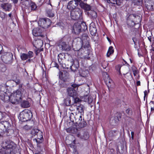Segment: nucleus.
<instances>
[{
  "label": "nucleus",
  "mask_w": 154,
  "mask_h": 154,
  "mask_svg": "<svg viewBox=\"0 0 154 154\" xmlns=\"http://www.w3.org/2000/svg\"><path fill=\"white\" fill-rule=\"evenodd\" d=\"M14 82L12 80H9L4 85L0 86V99L4 102H6L9 100L13 104H17L21 101L23 97H26L28 94L26 91L22 88V85H19V88L14 91L11 95L10 97L8 95V88L11 87L10 84Z\"/></svg>",
  "instance_id": "f257e3e1"
},
{
  "label": "nucleus",
  "mask_w": 154,
  "mask_h": 154,
  "mask_svg": "<svg viewBox=\"0 0 154 154\" xmlns=\"http://www.w3.org/2000/svg\"><path fill=\"white\" fill-rule=\"evenodd\" d=\"M69 118L71 122L76 124V126L78 128H83L86 125V122L84 119H82L81 116L75 115L74 116L73 113L72 112L70 114Z\"/></svg>",
  "instance_id": "f03ea898"
},
{
  "label": "nucleus",
  "mask_w": 154,
  "mask_h": 154,
  "mask_svg": "<svg viewBox=\"0 0 154 154\" xmlns=\"http://www.w3.org/2000/svg\"><path fill=\"white\" fill-rule=\"evenodd\" d=\"M2 146L5 149V154H15L13 150L15 149L16 145L12 141L5 140L3 142Z\"/></svg>",
  "instance_id": "7ed1b4c3"
},
{
  "label": "nucleus",
  "mask_w": 154,
  "mask_h": 154,
  "mask_svg": "<svg viewBox=\"0 0 154 154\" xmlns=\"http://www.w3.org/2000/svg\"><path fill=\"white\" fill-rule=\"evenodd\" d=\"M32 116V114L31 111L25 109L20 113L18 118L20 120L25 122L30 120Z\"/></svg>",
  "instance_id": "20e7f679"
},
{
  "label": "nucleus",
  "mask_w": 154,
  "mask_h": 154,
  "mask_svg": "<svg viewBox=\"0 0 154 154\" xmlns=\"http://www.w3.org/2000/svg\"><path fill=\"white\" fill-rule=\"evenodd\" d=\"M141 19L140 16L135 14H131L129 15L127 19L128 25L130 27L134 26L136 23L140 22Z\"/></svg>",
  "instance_id": "39448f33"
},
{
  "label": "nucleus",
  "mask_w": 154,
  "mask_h": 154,
  "mask_svg": "<svg viewBox=\"0 0 154 154\" xmlns=\"http://www.w3.org/2000/svg\"><path fill=\"white\" fill-rule=\"evenodd\" d=\"M82 28L84 30L87 29V27L85 23H76L73 26L72 32L76 34H78L80 32Z\"/></svg>",
  "instance_id": "423d86ee"
},
{
  "label": "nucleus",
  "mask_w": 154,
  "mask_h": 154,
  "mask_svg": "<svg viewBox=\"0 0 154 154\" xmlns=\"http://www.w3.org/2000/svg\"><path fill=\"white\" fill-rule=\"evenodd\" d=\"M83 11L79 8L72 10L70 12V15L71 18L73 20L81 19L82 18V15Z\"/></svg>",
  "instance_id": "0eeeda50"
},
{
  "label": "nucleus",
  "mask_w": 154,
  "mask_h": 154,
  "mask_svg": "<svg viewBox=\"0 0 154 154\" xmlns=\"http://www.w3.org/2000/svg\"><path fill=\"white\" fill-rule=\"evenodd\" d=\"M1 59L3 62L6 64H11L13 61V55L10 52L3 53L2 55Z\"/></svg>",
  "instance_id": "6e6552de"
},
{
  "label": "nucleus",
  "mask_w": 154,
  "mask_h": 154,
  "mask_svg": "<svg viewBox=\"0 0 154 154\" xmlns=\"http://www.w3.org/2000/svg\"><path fill=\"white\" fill-rule=\"evenodd\" d=\"M51 23L50 20L48 18L41 19L38 21L39 25L45 29L48 28Z\"/></svg>",
  "instance_id": "1a4fd4ad"
},
{
  "label": "nucleus",
  "mask_w": 154,
  "mask_h": 154,
  "mask_svg": "<svg viewBox=\"0 0 154 154\" xmlns=\"http://www.w3.org/2000/svg\"><path fill=\"white\" fill-rule=\"evenodd\" d=\"M81 0H72L70 1L67 6L68 9L72 10L75 9L78 4H80Z\"/></svg>",
  "instance_id": "9d476101"
},
{
  "label": "nucleus",
  "mask_w": 154,
  "mask_h": 154,
  "mask_svg": "<svg viewBox=\"0 0 154 154\" xmlns=\"http://www.w3.org/2000/svg\"><path fill=\"white\" fill-rule=\"evenodd\" d=\"M77 87V85L73 84L71 85V87L68 88L67 89L68 94L70 96L74 97V96L76 95V91L75 88Z\"/></svg>",
  "instance_id": "9b49d317"
},
{
  "label": "nucleus",
  "mask_w": 154,
  "mask_h": 154,
  "mask_svg": "<svg viewBox=\"0 0 154 154\" xmlns=\"http://www.w3.org/2000/svg\"><path fill=\"white\" fill-rule=\"evenodd\" d=\"M57 45L60 48H61L62 50L68 51L70 50V47L68 44L63 40L59 41Z\"/></svg>",
  "instance_id": "f8f14e48"
},
{
  "label": "nucleus",
  "mask_w": 154,
  "mask_h": 154,
  "mask_svg": "<svg viewBox=\"0 0 154 154\" xmlns=\"http://www.w3.org/2000/svg\"><path fill=\"white\" fill-rule=\"evenodd\" d=\"M32 33L35 36L44 37L42 29L39 28L34 29L32 31Z\"/></svg>",
  "instance_id": "ddd939ff"
},
{
  "label": "nucleus",
  "mask_w": 154,
  "mask_h": 154,
  "mask_svg": "<svg viewBox=\"0 0 154 154\" xmlns=\"http://www.w3.org/2000/svg\"><path fill=\"white\" fill-rule=\"evenodd\" d=\"M147 8L150 11L154 10V0H145Z\"/></svg>",
  "instance_id": "4468645a"
},
{
  "label": "nucleus",
  "mask_w": 154,
  "mask_h": 154,
  "mask_svg": "<svg viewBox=\"0 0 154 154\" xmlns=\"http://www.w3.org/2000/svg\"><path fill=\"white\" fill-rule=\"evenodd\" d=\"M33 44L36 49H40L43 45V41L40 39H35L33 41Z\"/></svg>",
  "instance_id": "2eb2a0df"
},
{
  "label": "nucleus",
  "mask_w": 154,
  "mask_h": 154,
  "mask_svg": "<svg viewBox=\"0 0 154 154\" xmlns=\"http://www.w3.org/2000/svg\"><path fill=\"white\" fill-rule=\"evenodd\" d=\"M89 30L92 35H94L97 32L95 25L94 23L92 22L90 25Z\"/></svg>",
  "instance_id": "dca6fc26"
},
{
  "label": "nucleus",
  "mask_w": 154,
  "mask_h": 154,
  "mask_svg": "<svg viewBox=\"0 0 154 154\" xmlns=\"http://www.w3.org/2000/svg\"><path fill=\"white\" fill-rule=\"evenodd\" d=\"M79 6L82 9L86 11L90 10L91 9V7L89 5L82 2L81 0Z\"/></svg>",
  "instance_id": "f3484780"
},
{
  "label": "nucleus",
  "mask_w": 154,
  "mask_h": 154,
  "mask_svg": "<svg viewBox=\"0 0 154 154\" xmlns=\"http://www.w3.org/2000/svg\"><path fill=\"white\" fill-rule=\"evenodd\" d=\"M59 77L62 80L65 82L69 78V73L66 71H63L61 72L59 75Z\"/></svg>",
  "instance_id": "a211bd4d"
},
{
  "label": "nucleus",
  "mask_w": 154,
  "mask_h": 154,
  "mask_svg": "<svg viewBox=\"0 0 154 154\" xmlns=\"http://www.w3.org/2000/svg\"><path fill=\"white\" fill-rule=\"evenodd\" d=\"M79 66V62L78 60H75L73 61V64L70 66V69L72 71H76Z\"/></svg>",
  "instance_id": "6ab92c4d"
},
{
  "label": "nucleus",
  "mask_w": 154,
  "mask_h": 154,
  "mask_svg": "<svg viewBox=\"0 0 154 154\" xmlns=\"http://www.w3.org/2000/svg\"><path fill=\"white\" fill-rule=\"evenodd\" d=\"M76 110L78 111L79 113H80V114L76 115L82 116L84 115V109L85 106L82 104H80L77 105Z\"/></svg>",
  "instance_id": "aec40b11"
},
{
  "label": "nucleus",
  "mask_w": 154,
  "mask_h": 154,
  "mask_svg": "<svg viewBox=\"0 0 154 154\" xmlns=\"http://www.w3.org/2000/svg\"><path fill=\"white\" fill-rule=\"evenodd\" d=\"M77 135L78 137L84 140L88 139L89 137V134L87 132H84L82 134L78 133Z\"/></svg>",
  "instance_id": "412c9836"
},
{
  "label": "nucleus",
  "mask_w": 154,
  "mask_h": 154,
  "mask_svg": "<svg viewBox=\"0 0 154 154\" xmlns=\"http://www.w3.org/2000/svg\"><path fill=\"white\" fill-rule=\"evenodd\" d=\"M1 7L6 11H9L11 8V4L8 3H5L1 5Z\"/></svg>",
  "instance_id": "4be33fe9"
},
{
  "label": "nucleus",
  "mask_w": 154,
  "mask_h": 154,
  "mask_svg": "<svg viewBox=\"0 0 154 154\" xmlns=\"http://www.w3.org/2000/svg\"><path fill=\"white\" fill-rule=\"evenodd\" d=\"M83 100L85 102H88L89 104L91 103L93 101V98L88 95H86L83 97Z\"/></svg>",
  "instance_id": "5701e85b"
},
{
  "label": "nucleus",
  "mask_w": 154,
  "mask_h": 154,
  "mask_svg": "<svg viewBox=\"0 0 154 154\" xmlns=\"http://www.w3.org/2000/svg\"><path fill=\"white\" fill-rule=\"evenodd\" d=\"M21 106L23 108H26L30 106V105L27 100H23L21 103Z\"/></svg>",
  "instance_id": "b1692460"
},
{
  "label": "nucleus",
  "mask_w": 154,
  "mask_h": 154,
  "mask_svg": "<svg viewBox=\"0 0 154 154\" xmlns=\"http://www.w3.org/2000/svg\"><path fill=\"white\" fill-rule=\"evenodd\" d=\"M75 140H74L73 142L69 144L70 147H73L74 148L73 151L72 152V154H79L77 150L75 149Z\"/></svg>",
  "instance_id": "393cba45"
},
{
  "label": "nucleus",
  "mask_w": 154,
  "mask_h": 154,
  "mask_svg": "<svg viewBox=\"0 0 154 154\" xmlns=\"http://www.w3.org/2000/svg\"><path fill=\"white\" fill-rule=\"evenodd\" d=\"M119 121V120L118 117L115 116L113 119H112L110 122L112 125H115L117 124Z\"/></svg>",
  "instance_id": "a878e982"
},
{
  "label": "nucleus",
  "mask_w": 154,
  "mask_h": 154,
  "mask_svg": "<svg viewBox=\"0 0 154 154\" xmlns=\"http://www.w3.org/2000/svg\"><path fill=\"white\" fill-rule=\"evenodd\" d=\"M80 75L83 77H86L88 76V71L81 70L79 72Z\"/></svg>",
  "instance_id": "bb28decb"
},
{
  "label": "nucleus",
  "mask_w": 154,
  "mask_h": 154,
  "mask_svg": "<svg viewBox=\"0 0 154 154\" xmlns=\"http://www.w3.org/2000/svg\"><path fill=\"white\" fill-rule=\"evenodd\" d=\"M67 132L72 133H75L77 132L78 129L74 127L69 128L66 129Z\"/></svg>",
  "instance_id": "cd10ccee"
},
{
  "label": "nucleus",
  "mask_w": 154,
  "mask_h": 154,
  "mask_svg": "<svg viewBox=\"0 0 154 154\" xmlns=\"http://www.w3.org/2000/svg\"><path fill=\"white\" fill-rule=\"evenodd\" d=\"M65 54L63 53H60L58 55V59L59 63H61V61L62 60L65 59Z\"/></svg>",
  "instance_id": "c85d7f7f"
},
{
  "label": "nucleus",
  "mask_w": 154,
  "mask_h": 154,
  "mask_svg": "<svg viewBox=\"0 0 154 154\" xmlns=\"http://www.w3.org/2000/svg\"><path fill=\"white\" fill-rule=\"evenodd\" d=\"M64 103L65 105L67 106H70L71 104V100L69 97L65 99L64 100Z\"/></svg>",
  "instance_id": "c756f323"
},
{
  "label": "nucleus",
  "mask_w": 154,
  "mask_h": 154,
  "mask_svg": "<svg viewBox=\"0 0 154 154\" xmlns=\"http://www.w3.org/2000/svg\"><path fill=\"white\" fill-rule=\"evenodd\" d=\"M2 125H3V130H4V128H5V129H7L8 128L9 126H10V124L7 121H2Z\"/></svg>",
  "instance_id": "7c9ffc66"
},
{
  "label": "nucleus",
  "mask_w": 154,
  "mask_h": 154,
  "mask_svg": "<svg viewBox=\"0 0 154 154\" xmlns=\"http://www.w3.org/2000/svg\"><path fill=\"white\" fill-rule=\"evenodd\" d=\"M77 104L75 103H74L73 104L70 105V106L69 109L71 111H75L77 109Z\"/></svg>",
  "instance_id": "2f4dec72"
},
{
  "label": "nucleus",
  "mask_w": 154,
  "mask_h": 154,
  "mask_svg": "<svg viewBox=\"0 0 154 154\" xmlns=\"http://www.w3.org/2000/svg\"><path fill=\"white\" fill-rule=\"evenodd\" d=\"M38 132L37 134L36 135L37 136V139H40L41 140L42 138H43V133L40 130L37 131Z\"/></svg>",
  "instance_id": "473e14b6"
},
{
  "label": "nucleus",
  "mask_w": 154,
  "mask_h": 154,
  "mask_svg": "<svg viewBox=\"0 0 154 154\" xmlns=\"http://www.w3.org/2000/svg\"><path fill=\"white\" fill-rule=\"evenodd\" d=\"M108 135L109 137H112L117 135L116 131H110L109 132Z\"/></svg>",
  "instance_id": "72a5a7b5"
},
{
  "label": "nucleus",
  "mask_w": 154,
  "mask_h": 154,
  "mask_svg": "<svg viewBox=\"0 0 154 154\" xmlns=\"http://www.w3.org/2000/svg\"><path fill=\"white\" fill-rule=\"evenodd\" d=\"M114 52L113 48L112 46L109 47L108 52L107 53V56L109 57L111 54H113Z\"/></svg>",
  "instance_id": "f704fd0d"
},
{
  "label": "nucleus",
  "mask_w": 154,
  "mask_h": 154,
  "mask_svg": "<svg viewBox=\"0 0 154 154\" xmlns=\"http://www.w3.org/2000/svg\"><path fill=\"white\" fill-rule=\"evenodd\" d=\"M46 13L48 16L49 17H53L54 16V14L51 10H46Z\"/></svg>",
  "instance_id": "c9c22d12"
},
{
  "label": "nucleus",
  "mask_w": 154,
  "mask_h": 154,
  "mask_svg": "<svg viewBox=\"0 0 154 154\" xmlns=\"http://www.w3.org/2000/svg\"><path fill=\"white\" fill-rule=\"evenodd\" d=\"M20 57L23 60H25L29 58L28 56V54L25 53L22 54L20 55Z\"/></svg>",
  "instance_id": "e433bc0d"
},
{
  "label": "nucleus",
  "mask_w": 154,
  "mask_h": 154,
  "mask_svg": "<svg viewBox=\"0 0 154 154\" xmlns=\"http://www.w3.org/2000/svg\"><path fill=\"white\" fill-rule=\"evenodd\" d=\"M90 15L93 18H95L97 17V13L93 10L90 12Z\"/></svg>",
  "instance_id": "4c0bfd02"
},
{
  "label": "nucleus",
  "mask_w": 154,
  "mask_h": 154,
  "mask_svg": "<svg viewBox=\"0 0 154 154\" xmlns=\"http://www.w3.org/2000/svg\"><path fill=\"white\" fill-rule=\"evenodd\" d=\"M30 5L31 8V10H35L37 8V6L34 3L32 2H31Z\"/></svg>",
  "instance_id": "58836bf2"
},
{
  "label": "nucleus",
  "mask_w": 154,
  "mask_h": 154,
  "mask_svg": "<svg viewBox=\"0 0 154 154\" xmlns=\"http://www.w3.org/2000/svg\"><path fill=\"white\" fill-rule=\"evenodd\" d=\"M38 129H32L31 132V134L32 136H35L38 132L37 131H38Z\"/></svg>",
  "instance_id": "ea45409f"
},
{
  "label": "nucleus",
  "mask_w": 154,
  "mask_h": 154,
  "mask_svg": "<svg viewBox=\"0 0 154 154\" xmlns=\"http://www.w3.org/2000/svg\"><path fill=\"white\" fill-rule=\"evenodd\" d=\"M121 66H122L120 65H118L116 66V69L118 71V74L119 75H121V73L120 71V69Z\"/></svg>",
  "instance_id": "a19ab883"
},
{
  "label": "nucleus",
  "mask_w": 154,
  "mask_h": 154,
  "mask_svg": "<svg viewBox=\"0 0 154 154\" xmlns=\"http://www.w3.org/2000/svg\"><path fill=\"white\" fill-rule=\"evenodd\" d=\"M88 38V35L85 34H83L81 37V39L82 41L85 40H87Z\"/></svg>",
  "instance_id": "79ce46f5"
},
{
  "label": "nucleus",
  "mask_w": 154,
  "mask_h": 154,
  "mask_svg": "<svg viewBox=\"0 0 154 154\" xmlns=\"http://www.w3.org/2000/svg\"><path fill=\"white\" fill-rule=\"evenodd\" d=\"M77 51H78L77 54L78 56L82 57L81 56L82 55V52H83L82 48H80L79 50H77Z\"/></svg>",
  "instance_id": "37998d69"
},
{
  "label": "nucleus",
  "mask_w": 154,
  "mask_h": 154,
  "mask_svg": "<svg viewBox=\"0 0 154 154\" xmlns=\"http://www.w3.org/2000/svg\"><path fill=\"white\" fill-rule=\"evenodd\" d=\"M132 40H133L135 45H136L137 43L139 42L138 38H137L136 36L132 38Z\"/></svg>",
  "instance_id": "c03bdc74"
},
{
  "label": "nucleus",
  "mask_w": 154,
  "mask_h": 154,
  "mask_svg": "<svg viewBox=\"0 0 154 154\" xmlns=\"http://www.w3.org/2000/svg\"><path fill=\"white\" fill-rule=\"evenodd\" d=\"M6 14L3 12H0V17L2 19H4L5 17Z\"/></svg>",
  "instance_id": "a18cd8bd"
},
{
  "label": "nucleus",
  "mask_w": 154,
  "mask_h": 154,
  "mask_svg": "<svg viewBox=\"0 0 154 154\" xmlns=\"http://www.w3.org/2000/svg\"><path fill=\"white\" fill-rule=\"evenodd\" d=\"M32 128V126L28 125H26L24 126L23 128L25 129L28 130Z\"/></svg>",
  "instance_id": "49530a36"
},
{
  "label": "nucleus",
  "mask_w": 154,
  "mask_h": 154,
  "mask_svg": "<svg viewBox=\"0 0 154 154\" xmlns=\"http://www.w3.org/2000/svg\"><path fill=\"white\" fill-rule=\"evenodd\" d=\"M126 113H127L128 115H131L132 112L131 110L130 109H128L126 111Z\"/></svg>",
  "instance_id": "de8ad7c7"
},
{
  "label": "nucleus",
  "mask_w": 154,
  "mask_h": 154,
  "mask_svg": "<svg viewBox=\"0 0 154 154\" xmlns=\"http://www.w3.org/2000/svg\"><path fill=\"white\" fill-rule=\"evenodd\" d=\"M5 117V114L0 111V121L3 119Z\"/></svg>",
  "instance_id": "09e8293b"
},
{
  "label": "nucleus",
  "mask_w": 154,
  "mask_h": 154,
  "mask_svg": "<svg viewBox=\"0 0 154 154\" xmlns=\"http://www.w3.org/2000/svg\"><path fill=\"white\" fill-rule=\"evenodd\" d=\"M27 54L29 58H31L33 56V53L31 51H29Z\"/></svg>",
  "instance_id": "8fccbe9b"
},
{
  "label": "nucleus",
  "mask_w": 154,
  "mask_h": 154,
  "mask_svg": "<svg viewBox=\"0 0 154 154\" xmlns=\"http://www.w3.org/2000/svg\"><path fill=\"white\" fill-rule=\"evenodd\" d=\"M14 81V82H15V83H16L17 85L19 84V85L20 84V81L19 79H17L15 81ZM14 83V82H13L12 83H11L10 84H12ZM22 86H23V84H22ZM22 88L24 89L23 87H22Z\"/></svg>",
  "instance_id": "3c124183"
},
{
  "label": "nucleus",
  "mask_w": 154,
  "mask_h": 154,
  "mask_svg": "<svg viewBox=\"0 0 154 154\" xmlns=\"http://www.w3.org/2000/svg\"><path fill=\"white\" fill-rule=\"evenodd\" d=\"M135 4H138L141 2L142 0H132Z\"/></svg>",
  "instance_id": "603ef678"
},
{
  "label": "nucleus",
  "mask_w": 154,
  "mask_h": 154,
  "mask_svg": "<svg viewBox=\"0 0 154 154\" xmlns=\"http://www.w3.org/2000/svg\"><path fill=\"white\" fill-rule=\"evenodd\" d=\"M132 70L133 73L137 72V69L135 66H133L132 67Z\"/></svg>",
  "instance_id": "864d4df0"
},
{
  "label": "nucleus",
  "mask_w": 154,
  "mask_h": 154,
  "mask_svg": "<svg viewBox=\"0 0 154 154\" xmlns=\"http://www.w3.org/2000/svg\"><path fill=\"white\" fill-rule=\"evenodd\" d=\"M80 100V99L78 98H75L74 99V101L75 103L76 104L78 102H79Z\"/></svg>",
  "instance_id": "5fc2aeb1"
},
{
  "label": "nucleus",
  "mask_w": 154,
  "mask_h": 154,
  "mask_svg": "<svg viewBox=\"0 0 154 154\" xmlns=\"http://www.w3.org/2000/svg\"><path fill=\"white\" fill-rule=\"evenodd\" d=\"M131 30L133 31H134L135 32V33L136 34H137L138 32V29H136V28H134L132 29Z\"/></svg>",
  "instance_id": "6e6d98bb"
},
{
  "label": "nucleus",
  "mask_w": 154,
  "mask_h": 154,
  "mask_svg": "<svg viewBox=\"0 0 154 154\" xmlns=\"http://www.w3.org/2000/svg\"><path fill=\"white\" fill-rule=\"evenodd\" d=\"M42 139L43 138H42L41 139V140H40V139H36V141L37 143H40L42 142Z\"/></svg>",
  "instance_id": "4d7b16f0"
},
{
  "label": "nucleus",
  "mask_w": 154,
  "mask_h": 154,
  "mask_svg": "<svg viewBox=\"0 0 154 154\" xmlns=\"http://www.w3.org/2000/svg\"><path fill=\"white\" fill-rule=\"evenodd\" d=\"M3 125H2V122H0V130L3 131Z\"/></svg>",
  "instance_id": "13d9d810"
},
{
  "label": "nucleus",
  "mask_w": 154,
  "mask_h": 154,
  "mask_svg": "<svg viewBox=\"0 0 154 154\" xmlns=\"http://www.w3.org/2000/svg\"><path fill=\"white\" fill-rule=\"evenodd\" d=\"M3 49L2 46L0 43V54L2 53V50Z\"/></svg>",
  "instance_id": "bf43d9fd"
},
{
  "label": "nucleus",
  "mask_w": 154,
  "mask_h": 154,
  "mask_svg": "<svg viewBox=\"0 0 154 154\" xmlns=\"http://www.w3.org/2000/svg\"><path fill=\"white\" fill-rule=\"evenodd\" d=\"M131 138L132 140H133L134 139V133L133 131H132L131 132Z\"/></svg>",
  "instance_id": "052dcab7"
},
{
  "label": "nucleus",
  "mask_w": 154,
  "mask_h": 154,
  "mask_svg": "<svg viewBox=\"0 0 154 154\" xmlns=\"http://www.w3.org/2000/svg\"><path fill=\"white\" fill-rule=\"evenodd\" d=\"M43 49H41V50H39V49H37V50L36 51V54H37L39 52L41 51H42Z\"/></svg>",
  "instance_id": "680f3d73"
},
{
  "label": "nucleus",
  "mask_w": 154,
  "mask_h": 154,
  "mask_svg": "<svg viewBox=\"0 0 154 154\" xmlns=\"http://www.w3.org/2000/svg\"><path fill=\"white\" fill-rule=\"evenodd\" d=\"M111 83H112V80H109V84H107V85H108V87H109V86H111V85H110L109 84V83L111 84Z\"/></svg>",
  "instance_id": "e2e57ef3"
},
{
  "label": "nucleus",
  "mask_w": 154,
  "mask_h": 154,
  "mask_svg": "<svg viewBox=\"0 0 154 154\" xmlns=\"http://www.w3.org/2000/svg\"><path fill=\"white\" fill-rule=\"evenodd\" d=\"M54 63L55 64L54 66L57 67V68H58L59 67L58 64L55 62H54Z\"/></svg>",
  "instance_id": "0e129e2a"
},
{
  "label": "nucleus",
  "mask_w": 154,
  "mask_h": 154,
  "mask_svg": "<svg viewBox=\"0 0 154 154\" xmlns=\"http://www.w3.org/2000/svg\"><path fill=\"white\" fill-rule=\"evenodd\" d=\"M137 86H139L140 85V81H138L137 82Z\"/></svg>",
  "instance_id": "69168bd1"
},
{
  "label": "nucleus",
  "mask_w": 154,
  "mask_h": 154,
  "mask_svg": "<svg viewBox=\"0 0 154 154\" xmlns=\"http://www.w3.org/2000/svg\"><path fill=\"white\" fill-rule=\"evenodd\" d=\"M13 2L14 4H17L18 2V0H13Z\"/></svg>",
  "instance_id": "338daca9"
},
{
  "label": "nucleus",
  "mask_w": 154,
  "mask_h": 154,
  "mask_svg": "<svg viewBox=\"0 0 154 154\" xmlns=\"http://www.w3.org/2000/svg\"><path fill=\"white\" fill-rule=\"evenodd\" d=\"M8 16L11 19V17H12V14L11 13H10L8 14Z\"/></svg>",
  "instance_id": "774afa93"
}]
</instances>
